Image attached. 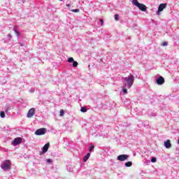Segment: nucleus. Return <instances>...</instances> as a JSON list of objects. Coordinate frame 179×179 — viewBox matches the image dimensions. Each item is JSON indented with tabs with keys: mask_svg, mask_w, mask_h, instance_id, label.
<instances>
[{
	"mask_svg": "<svg viewBox=\"0 0 179 179\" xmlns=\"http://www.w3.org/2000/svg\"><path fill=\"white\" fill-rule=\"evenodd\" d=\"M46 162H47V163H49V164H51V163H52V159H46Z\"/></svg>",
	"mask_w": 179,
	"mask_h": 179,
	"instance_id": "nucleus-26",
	"label": "nucleus"
},
{
	"mask_svg": "<svg viewBox=\"0 0 179 179\" xmlns=\"http://www.w3.org/2000/svg\"><path fill=\"white\" fill-rule=\"evenodd\" d=\"M13 30L16 34L17 37L19 38V37H20V32L19 31V30H17V26H14Z\"/></svg>",
	"mask_w": 179,
	"mask_h": 179,
	"instance_id": "nucleus-12",
	"label": "nucleus"
},
{
	"mask_svg": "<svg viewBox=\"0 0 179 179\" xmlns=\"http://www.w3.org/2000/svg\"><path fill=\"white\" fill-rule=\"evenodd\" d=\"M0 117H1V118H5V112L1 111V112L0 113Z\"/></svg>",
	"mask_w": 179,
	"mask_h": 179,
	"instance_id": "nucleus-21",
	"label": "nucleus"
},
{
	"mask_svg": "<svg viewBox=\"0 0 179 179\" xmlns=\"http://www.w3.org/2000/svg\"><path fill=\"white\" fill-rule=\"evenodd\" d=\"M135 78L133 75H130L128 77H126L124 78V80L125 82L124 85L127 86L128 89H131V87L132 85H134V80Z\"/></svg>",
	"mask_w": 179,
	"mask_h": 179,
	"instance_id": "nucleus-1",
	"label": "nucleus"
},
{
	"mask_svg": "<svg viewBox=\"0 0 179 179\" xmlns=\"http://www.w3.org/2000/svg\"><path fill=\"white\" fill-rule=\"evenodd\" d=\"M122 93H123V94H127L128 93V90H127V88L122 87Z\"/></svg>",
	"mask_w": 179,
	"mask_h": 179,
	"instance_id": "nucleus-19",
	"label": "nucleus"
},
{
	"mask_svg": "<svg viewBox=\"0 0 179 179\" xmlns=\"http://www.w3.org/2000/svg\"><path fill=\"white\" fill-rule=\"evenodd\" d=\"M59 1H64V0H59Z\"/></svg>",
	"mask_w": 179,
	"mask_h": 179,
	"instance_id": "nucleus-36",
	"label": "nucleus"
},
{
	"mask_svg": "<svg viewBox=\"0 0 179 179\" xmlns=\"http://www.w3.org/2000/svg\"><path fill=\"white\" fill-rule=\"evenodd\" d=\"M80 111L81 113H87V108L83 106L80 108Z\"/></svg>",
	"mask_w": 179,
	"mask_h": 179,
	"instance_id": "nucleus-17",
	"label": "nucleus"
},
{
	"mask_svg": "<svg viewBox=\"0 0 179 179\" xmlns=\"http://www.w3.org/2000/svg\"><path fill=\"white\" fill-rule=\"evenodd\" d=\"M10 167H12V162H10V160H6L1 163V168L3 171L10 170Z\"/></svg>",
	"mask_w": 179,
	"mask_h": 179,
	"instance_id": "nucleus-2",
	"label": "nucleus"
},
{
	"mask_svg": "<svg viewBox=\"0 0 179 179\" xmlns=\"http://www.w3.org/2000/svg\"><path fill=\"white\" fill-rule=\"evenodd\" d=\"M8 37H9V38H12V34H8Z\"/></svg>",
	"mask_w": 179,
	"mask_h": 179,
	"instance_id": "nucleus-34",
	"label": "nucleus"
},
{
	"mask_svg": "<svg viewBox=\"0 0 179 179\" xmlns=\"http://www.w3.org/2000/svg\"><path fill=\"white\" fill-rule=\"evenodd\" d=\"M155 82L157 85L162 86V85H164V78H163L162 76H159L155 78Z\"/></svg>",
	"mask_w": 179,
	"mask_h": 179,
	"instance_id": "nucleus-7",
	"label": "nucleus"
},
{
	"mask_svg": "<svg viewBox=\"0 0 179 179\" xmlns=\"http://www.w3.org/2000/svg\"><path fill=\"white\" fill-rule=\"evenodd\" d=\"M29 92H30V93H34V90L31 89V90H29Z\"/></svg>",
	"mask_w": 179,
	"mask_h": 179,
	"instance_id": "nucleus-33",
	"label": "nucleus"
},
{
	"mask_svg": "<svg viewBox=\"0 0 179 179\" xmlns=\"http://www.w3.org/2000/svg\"><path fill=\"white\" fill-rule=\"evenodd\" d=\"M166 8L167 3H163L159 4V6H158V10L157 11V15H160L162 12H163V10H164V9H166Z\"/></svg>",
	"mask_w": 179,
	"mask_h": 179,
	"instance_id": "nucleus-5",
	"label": "nucleus"
},
{
	"mask_svg": "<svg viewBox=\"0 0 179 179\" xmlns=\"http://www.w3.org/2000/svg\"><path fill=\"white\" fill-rule=\"evenodd\" d=\"M99 22L101 23V26H103L104 25V20L103 19H99Z\"/></svg>",
	"mask_w": 179,
	"mask_h": 179,
	"instance_id": "nucleus-24",
	"label": "nucleus"
},
{
	"mask_svg": "<svg viewBox=\"0 0 179 179\" xmlns=\"http://www.w3.org/2000/svg\"><path fill=\"white\" fill-rule=\"evenodd\" d=\"M67 170L68 171H69L70 173H72V171H73V167L72 165H69L67 166Z\"/></svg>",
	"mask_w": 179,
	"mask_h": 179,
	"instance_id": "nucleus-16",
	"label": "nucleus"
},
{
	"mask_svg": "<svg viewBox=\"0 0 179 179\" xmlns=\"http://www.w3.org/2000/svg\"><path fill=\"white\" fill-rule=\"evenodd\" d=\"M137 8H139V10L142 12H146V10H148V7H146V6L143 3H140Z\"/></svg>",
	"mask_w": 179,
	"mask_h": 179,
	"instance_id": "nucleus-10",
	"label": "nucleus"
},
{
	"mask_svg": "<svg viewBox=\"0 0 179 179\" xmlns=\"http://www.w3.org/2000/svg\"><path fill=\"white\" fill-rule=\"evenodd\" d=\"M162 45H163L164 47H166V45H167V42H163V43H162Z\"/></svg>",
	"mask_w": 179,
	"mask_h": 179,
	"instance_id": "nucleus-30",
	"label": "nucleus"
},
{
	"mask_svg": "<svg viewBox=\"0 0 179 179\" xmlns=\"http://www.w3.org/2000/svg\"><path fill=\"white\" fill-rule=\"evenodd\" d=\"M93 150H94V145H92L91 146H90L89 148V152L90 153H92V152H93Z\"/></svg>",
	"mask_w": 179,
	"mask_h": 179,
	"instance_id": "nucleus-18",
	"label": "nucleus"
},
{
	"mask_svg": "<svg viewBox=\"0 0 179 179\" xmlns=\"http://www.w3.org/2000/svg\"><path fill=\"white\" fill-rule=\"evenodd\" d=\"M65 114V111L64 110H60V117H63V115Z\"/></svg>",
	"mask_w": 179,
	"mask_h": 179,
	"instance_id": "nucleus-25",
	"label": "nucleus"
},
{
	"mask_svg": "<svg viewBox=\"0 0 179 179\" xmlns=\"http://www.w3.org/2000/svg\"><path fill=\"white\" fill-rule=\"evenodd\" d=\"M20 45L21 47H24V43H20Z\"/></svg>",
	"mask_w": 179,
	"mask_h": 179,
	"instance_id": "nucleus-32",
	"label": "nucleus"
},
{
	"mask_svg": "<svg viewBox=\"0 0 179 179\" xmlns=\"http://www.w3.org/2000/svg\"><path fill=\"white\" fill-rule=\"evenodd\" d=\"M71 12H74L75 13H78V12H79V9H78V8L73 9V10H71Z\"/></svg>",
	"mask_w": 179,
	"mask_h": 179,
	"instance_id": "nucleus-27",
	"label": "nucleus"
},
{
	"mask_svg": "<svg viewBox=\"0 0 179 179\" xmlns=\"http://www.w3.org/2000/svg\"><path fill=\"white\" fill-rule=\"evenodd\" d=\"M164 146L166 148V149H170L171 148V141L166 140L164 141Z\"/></svg>",
	"mask_w": 179,
	"mask_h": 179,
	"instance_id": "nucleus-11",
	"label": "nucleus"
},
{
	"mask_svg": "<svg viewBox=\"0 0 179 179\" xmlns=\"http://www.w3.org/2000/svg\"><path fill=\"white\" fill-rule=\"evenodd\" d=\"M120 19V15L118 14L115 15V20H118Z\"/></svg>",
	"mask_w": 179,
	"mask_h": 179,
	"instance_id": "nucleus-28",
	"label": "nucleus"
},
{
	"mask_svg": "<svg viewBox=\"0 0 179 179\" xmlns=\"http://www.w3.org/2000/svg\"><path fill=\"white\" fill-rule=\"evenodd\" d=\"M131 3H133V5H135V6H137L141 3L138 1V0H132Z\"/></svg>",
	"mask_w": 179,
	"mask_h": 179,
	"instance_id": "nucleus-14",
	"label": "nucleus"
},
{
	"mask_svg": "<svg viewBox=\"0 0 179 179\" xmlns=\"http://www.w3.org/2000/svg\"><path fill=\"white\" fill-rule=\"evenodd\" d=\"M67 61L68 62H69V64H71V62H73L75 60L73 59V57H69Z\"/></svg>",
	"mask_w": 179,
	"mask_h": 179,
	"instance_id": "nucleus-20",
	"label": "nucleus"
},
{
	"mask_svg": "<svg viewBox=\"0 0 179 179\" xmlns=\"http://www.w3.org/2000/svg\"><path fill=\"white\" fill-rule=\"evenodd\" d=\"M157 159H156V157H152V158H151V162L152 163H156V162H157Z\"/></svg>",
	"mask_w": 179,
	"mask_h": 179,
	"instance_id": "nucleus-22",
	"label": "nucleus"
},
{
	"mask_svg": "<svg viewBox=\"0 0 179 179\" xmlns=\"http://www.w3.org/2000/svg\"><path fill=\"white\" fill-rule=\"evenodd\" d=\"M9 110H10V108L8 106H6V107H5V111H6V113H8V111Z\"/></svg>",
	"mask_w": 179,
	"mask_h": 179,
	"instance_id": "nucleus-29",
	"label": "nucleus"
},
{
	"mask_svg": "<svg viewBox=\"0 0 179 179\" xmlns=\"http://www.w3.org/2000/svg\"><path fill=\"white\" fill-rule=\"evenodd\" d=\"M66 6L69 8V6H71V4H66Z\"/></svg>",
	"mask_w": 179,
	"mask_h": 179,
	"instance_id": "nucleus-35",
	"label": "nucleus"
},
{
	"mask_svg": "<svg viewBox=\"0 0 179 179\" xmlns=\"http://www.w3.org/2000/svg\"><path fill=\"white\" fill-rule=\"evenodd\" d=\"M151 117H156L157 115L156 113H152L150 115Z\"/></svg>",
	"mask_w": 179,
	"mask_h": 179,
	"instance_id": "nucleus-31",
	"label": "nucleus"
},
{
	"mask_svg": "<svg viewBox=\"0 0 179 179\" xmlns=\"http://www.w3.org/2000/svg\"><path fill=\"white\" fill-rule=\"evenodd\" d=\"M125 167H131L132 166V162L129 161L124 164Z\"/></svg>",
	"mask_w": 179,
	"mask_h": 179,
	"instance_id": "nucleus-15",
	"label": "nucleus"
},
{
	"mask_svg": "<svg viewBox=\"0 0 179 179\" xmlns=\"http://www.w3.org/2000/svg\"><path fill=\"white\" fill-rule=\"evenodd\" d=\"M49 148H50V143H47L42 148V152H40V155L42 156V155H44L45 153H47V152H48Z\"/></svg>",
	"mask_w": 179,
	"mask_h": 179,
	"instance_id": "nucleus-8",
	"label": "nucleus"
},
{
	"mask_svg": "<svg viewBox=\"0 0 179 179\" xmlns=\"http://www.w3.org/2000/svg\"><path fill=\"white\" fill-rule=\"evenodd\" d=\"M76 66H78V62L76 61L73 62V67L76 68Z\"/></svg>",
	"mask_w": 179,
	"mask_h": 179,
	"instance_id": "nucleus-23",
	"label": "nucleus"
},
{
	"mask_svg": "<svg viewBox=\"0 0 179 179\" xmlns=\"http://www.w3.org/2000/svg\"><path fill=\"white\" fill-rule=\"evenodd\" d=\"M90 157V152H87L85 156L83 157V162L86 163L87 160H89V158Z\"/></svg>",
	"mask_w": 179,
	"mask_h": 179,
	"instance_id": "nucleus-13",
	"label": "nucleus"
},
{
	"mask_svg": "<svg viewBox=\"0 0 179 179\" xmlns=\"http://www.w3.org/2000/svg\"><path fill=\"white\" fill-rule=\"evenodd\" d=\"M34 114H36V109L34 108H31L29 110L27 117L28 118H31Z\"/></svg>",
	"mask_w": 179,
	"mask_h": 179,
	"instance_id": "nucleus-9",
	"label": "nucleus"
},
{
	"mask_svg": "<svg viewBox=\"0 0 179 179\" xmlns=\"http://www.w3.org/2000/svg\"><path fill=\"white\" fill-rule=\"evenodd\" d=\"M129 158V155L122 154L117 156V160H118L119 162H125V160H128Z\"/></svg>",
	"mask_w": 179,
	"mask_h": 179,
	"instance_id": "nucleus-6",
	"label": "nucleus"
},
{
	"mask_svg": "<svg viewBox=\"0 0 179 179\" xmlns=\"http://www.w3.org/2000/svg\"><path fill=\"white\" fill-rule=\"evenodd\" d=\"M23 139L21 137H17L13 139V141H11V145L13 146H17L18 145H20L22 143Z\"/></svg>",
	"mask_w": 179,
	"mask_h": 179,
	"instance_id": "nucleus-3",
	"label": "nucleus"
},
{
	"mask_svg": "<svg viewBox=\"0 0 179 179\" xmlns=\"http://www.w3.org/2000/svg\"><path fill=\"white\" fill-rule=\"evenodd\" d=\"M46 133L47 129L41 128L36 130L35 135H36V136H41V135H45Z\"/></svg>",
	"mask_w": 179,
	"mask_h": 179,
	"instance_id": "nucleus-4",
	"label": "nucleus"
}]
</instances>
